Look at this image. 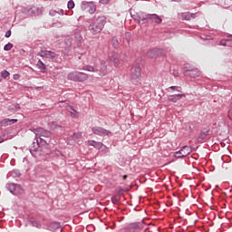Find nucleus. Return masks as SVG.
Segmentation results:
<instances>
[{
    "label": "nucleus",
    "mask_w": 232,
    "mask_h": 232,
    "mask_svg": "<svg viewBox=\"0 0 232 232\" xmlns=\"http://www.w3.org/2000/svg\"><path fill=\"white\" fill-rule=\"evenodd\" d=\"M89 30L93 35H97V34H101L104 29V24H106V17L96 14L90 22Z\"/></svg>",
    "instance_id": "f257e3e1"
},
{
    "label": "nucleus",
    "mask_w": 232,
    "mask_h": 232,
    "mask_svg": "<svg viewBox=\"0 0 232 232\" xmlns=\"http://www.w3.org/2000/svg\"><path fill=\"white\" fill-rule=\"evenodd\" d=\"M88 72H92V74H89V77H94V79H99V77L106 75L108 72V68L106 67V62L102 61L101 63L100 73L99 69L97 67L89 65ZM94 73V74H93Z\"/></svg>",
    "instance_id": "f03ea898"
},
{
    "label": "nucleus",
    "mask_w": 232,
    "mask_h": 232,
    "mask_svg": "<svg viewBox=\"0 0 232 232\" xmlns=\"http://www.w3.org/2000/svg\"><path fill=\"white\" fill-rule=\"evenodd\" d=\"M140 63H134L130 69V81L133 84L140 82Z\"/></svg>",
    "instance_id": "7ed1b4c3"
},
{
    "label": "nucleus",
    "mask_w": 232,
    "mask_h": 232,
    "mask_svg": "<svg viewBox=\"0 0 232 232\" xmlns=\"http://www.w3.org/2000/svg\"><path fill=\"white\" fill-rule=\"evenodd\" d=\"M6 188L8 191L12 193V195L17 196V195H23V193H24V189H23V187H21V185L19 184L7 183Z\"/></svg>",
    "instance_id": "20e7f679"
},
{
    "label": "nucleus",
    "mask_w": 232,
    "mask_h": 232,
    "mask_svg": "<svg viewBox=\"0 0 232 232\" xmlns=\"http://www.w3.org/2000/svg\"><path fill=\"white\" fill-rule=\"evenodd\" d=\"M35 135H36V139L39 140L40 139V141L43 142H45L46 144V140H44V139H49V137H52V132H50L49 130H46L43 128H38L36 129L35 130ZM44 138V139H43Z\"/></svg>",
    "instance_id": "39448f33"
},
{
    "label": "nucleus",
    "mask_w": 232,
    "mask_h": 232,
    "mask_svg": "<svg viewBox=\"0 0 232 232\" xmlns=\"http://www.w3.org/2000/svg\"><path fill=\"white\" fill-rule=\"evenodd\" d=\"M38 55H40V57H44L45 59H50L53 63H57V59H59V55H57V53L47 50L41 51Z\"/></svg>",
    "instance_id": "423d86ee"
},
{
    "label": "nucleus",
    "mask_w": 232,
    "mask_h": 232,
    "mask_svg": "<svg viewBox=\"0 0 232 232\" xmlns=\"http://www.w3.org/2000/svg\"><path fill=\"white\" fill-rule=\"evenodd\" d=\"M189 153H191V148L185 145L179 150L174 153V157L175 159H186V156L189 155Z\"/></svg>",
    "instance_id": "0eeeda50"
},
{
    "label": "nucleus",
    "mask_w": 232,
    "mask_h": 232,
    "mask_svg": "<svg viewBox=\"0 0 232 232\" xmlns=\"http://www.w3.org/2000/svg\"><path fill=\"white\" fill-rule=\"evenodd\" d=\"M137 229H139L140 231H142V229H144V223L142 221L130 223L129 226L125 227L126 232H135L137 231Z\"/></svg>",
    "instance_id": "6e6552de"
},
{
    "label": "nucleus",
    "mask_w": 232,
    "mask_h": 232,
    "mask_svg": "<svg viewBox=\"0 0 232 232\" xmlns=\"http://www.w3.org/2000/svg\"><path fill=\"white\" fill-rule=\"evenodd\" d=\"M165 53L163 49L155 48L147 52V57L149 59H157V57H162Z\"/></svg>",
    "instance_id": "1a4fd4ad"
},
{
    "label": "nucleus",
    "mask_w": 232,
    "mask_h": 232,
    "mask_svg": "<svg viewBox=\"0 0 232 232\" xmlns=\"http://www.w3.org/2000/svg\"><path fill=\"white\" fill-rule=\"evenodd\" d=\"M184 75L186 77H191L192 79H195L196 77H200V71L198 69H188V67L184 68Z\"/></svg>",
    "instance_id": "9d476101"
},
{
    "label": "nucleus",
    "mask_w": 232,
    "mask_h": 232,
    "mask_svg": "<svg viewBox=\"0 0 232 232\" xmlns=\"http://www.w3.org/2000/svg\"><path fill=\"white\" fill-rule=\"evenodd\" d=\"M149 14L146 13H138L134 17V21L138 23V24H146L149 21Z\"/></svg>",
    "instance_id": "9b49d317"
},
{
    "label": "nucleus",
    "mask_w": 232,
    "mask_h": 232,
    "mask_svg": "<svg viewBox=\"0 0 232 232\" xmlns=\"http://www.w3.org/2000/svg\"><path fill=\"white\" fill-rule=\"evenodd\" d=\"M69 81H84L86 79V74L79 72H70L68 74Z\"/></svg>",
    "instance_id": "f8f14e48"
},
{
    "label": "nucleus",
    "mask_w": 232,
    "mask_h": 232,
    "mask_svg": "<svg viewBox=\"0 0 232 232\" xmlns=\"http://www.w3.org/2000/svg\"><path fill=\"white\" fill-rule=\"evenodd\" d=\"M92 132L94 135H100L101 137H106V135H111V131L103 129L102 127H93Z\"/></svg>",
    "instance_id": "ddd939ff"
},
{
    "label": "nucleus",
    "mask_w": 232,
    "mask_h": 232,
    "mask_svg": "<svg viewBox=\"0 0 232 232\" xmlns=\"http://www.w3.org/2000/svg\"><path fill=\"white\" fill-rule=\"evenodd\" d=\"M108 61L113 63L115 68L121 64V60L119 59V53L113 52L109 54Z\"/></svg>",
    "instance_id": "4468645a"
},
{
    "label": "nucleus",
    "mask_w": 232,
    "mask_h": 232,
    "mask_svg": "<svg viewBox=\"0 0 232 232\" xmlns=\"http://www.w3.org/2000/svg\"><path fill=\"white\" fill-rule=\"evenodd\" d=\"M27 15H39V14H42L43 10L39 7H30L28 9H25L24 11Z\"/></svg>",
    "instance_id": "2eb2a0df"
},
{
    "label": "nucleus",
    "mask_w": 232,
    "mask_h": 232,
    "mask_svg": "<svg viewBox=\"0 0 232 232\" xmlns=\"http://www.w3.org/2000/svg\"><path fill=\"white\" fill-rule=\"evenodd\" d=\"M197 17V13H189V12H185L181 13V19L184 21H191V19H195Z\"/></svg>",
    "instance_id": "dca6fc26"
},
{
    "label": "nucleus",
    "mask_w": 232,
    "mask_h": 232,
    "mask_svg": "<svg viewBox=\"0 0 232 232\" xmlns=\"http://www.w3.org/2000/svg\"><path fill=\"white\" fill-rule=\"evenodd\" d=\"M148 17L149 21H152V23H156L157 24H160V23H162V18H160L157 14H149Z\"/></svg>",
    "instance_id": "f3484780"
},
{
    "label": "nucleus",
    "mask_w": 232,
    "mask_h": 232,
    "mask_svg": "<svg viewBox=\"0 0 232 232\" xmlns=\"http://www.w3.org/2000/svg\"><path fill=\"white\" fill-rule=\"evenodd\" d=\"M39 150V140H36V142H33L32 146L30 147V153L33 157H37L36 151Z\"/></svg>",
    "instance_id": "a211bd4d"
},
{
    "label": "nucleus",
    "mask_w": 232,
    "mask_h": 232,
    "mask_svg": "<svg viewBox=\"0 0 232 232\" xmlns=\"http://www.w3.org/2000/svg\"><path fill=\"white\" fill-rule=\"evenodd\" d=\"M220 46H229L232 48V35H229L227 39H222L219 42Z\"/></svg>",
    "instance_id": "6ab92c4d"
},
{
    "label": "nucleus",
    "mask_w": 232,
    "mask_h": 232,
    "mask_svg": "<svg viewBox=\"0 0 232 232\" xmlns=\"http://www.w3.org/2000/svg\"><path fill=\"white\" fill-rule=\"evenodd\" d=\"M182 97H186V94H173L169 96L170 102H179Z\"/></svg>",
    "instance_id": "aec40b11"
},
{
    "label": "nucleus",
    "mask_w": 232,
    "mask_h": 232,
    "mask_svg": "<svg viewBox=\"0 0 232 232\" xmlns=\"http://www.w3.org/2000/svg\"><path fill=\"white\" fill-rule=\"evenodd\" d=\"M88 146H92L96 150H101V148H102L104 146V144H102V142H99V141H95V140H89Z\"/></svg>",
    "instance_id": "412c9836"
},
{
    "label": "nucleus",
    "mask_w": 232,
    "mask_h": 232,
    "mask_svg": "<svg viewBox=\"0 0 232 232\" xmlns=\"http://www.w3.org/2000/svg\"><path fill=\"white\" fill-rule=\"evenodd\" d=\"M17 122V119H4L1 122L2 126H10L11 124H15Z\"/></svg>",
    "instance_id": "4be33fe9"
},
{
    "label": "nucleus",
    "mask_w": 232,
    "mask_h": 232,
    "mask_svg": "<svg viewBox=\"0 0 232 232\" xmlns=\"http://www.w3.org/2000/svg\"><path fill=\"white\" fill-rule=\"evenodd\" d=\"M208 135H209V129H208L205 131H201L199 136L197 139V141L199 143L202 142V140H204L206 137H208Z\"/></svg>",
    "instance_id": "5701e85b"
},
{
    "label": "nucleus",
    "mask_w": 232,
    "mask_h": 232,
    "mask_svg": "<svg viewBox=\"0 0 232 232\" xmlns=\"http://www.w3.org/2000/svg\"><path fill=\"white\" fill-rule=\"evenodd\" d=\"M89 14H95L97 12V5L93 2L88 3Z\"/></svg>",
    "instance_id": "b1692460"
},
{
    "label": "nucleus",
    "mask_w": 232,
    "mask_h": 232,
    "mask_svg": "<svg viewBox=\"0 0 232 232\" xmlns=\"http://www.w3.org/2000/svg\"><path fill=\"white\" fill-rule=\"evenodd\" d=\"M67 111L71 113V117H79V112H77L72 106L67 107Z\"/></svg>",
    "instance_id": "393cba45"
},
{
    "label": "nucleus",
    "mask_w": 232,
    "mask_h": 232,
    "mask_svg": "<svg viewBox=\"0 0 232 232\" xmlns=\"http://www.w3.org/2000/svg\"><path fill=\"white\" fill-rule=\"evenodd\" d=\"M36 66L39 70H46V64H44L41 60L37 62Z\"/></svg>",
    "instance_id": "a878e982"
},
{
    "label": "nucleus",
    "mask_w": 232,
    "mask_h": 232,
    "mask_svg": "<svg viewBox=\"0 0 232 232\" xmlns=\"http://www.w3.org/2000/svg\"><path fill=\"white\" fill-rule=\"evenodd\" d=\"M51 130H61V126L57 124V122L53 121L49 123Z\"/></svg>",
    "instance_id": "bb28decb"
},
{
    "label": "nucleus",
    "mask_w": 232,
    "mask_h": 232,
    "mask_svg": "<svg viewBox=\"0 0 232 232\" xmlns=\"http://www.w3.org/2000/svg\"><path fill=\"white\" fill-rule=\"evenodd\" d=\"M111 44H112L113 48H119V39H117L116 36H113L111 38Z\"/></svg>",
    "instance_id": "cd10ccee"
},
{
    "label": "nucleus",
    "mask_w": 232,
    "mask_h": 232,
    "mask_svg": "<svg viewBox=\"0 0 232 232\" xmlns=\"http://www.w3.org/2000/svg\"><path fill=\"white\" fill-rule=\"evenodd\" d=\"M20 106L19 104H12L10 107H9V110H11L12 111H18V110H20Z\"/></svg>",
    "instance_id": "c85d7f7f"
},
{
    "label": "nucleus",
    "mask_w": 232,
    "mask_h": 232,
    "mask_svg": "<svg viewBox=\"0 0 232 232\" xmlns=\"http://www.w3.org/2000/svg\"><path fill=\"white\" fill-rule=\"evenodd\" d=\"M169 90H173V92H179V93L182 92V87L180 86H170Z\"/></svg>",
    "instance_id": "c756f323"
},
{
    "label": "nucleus",
    "mask_w": 232,
    "mask_h": 232,
    "mask_svg": "<svg viewBox=\"0 0 232 232\" xmlns=\"http://www.w3.org/2000/svg\"><path fill=\"white\" fill-rule=\"evenodd\" d=\"M0 77H3V79H6L7 77H10V72L6 70H4L2 71Z\"/></svg>",
    "instance_id": "7c9ffc66"
},
{
    "label": "nucleus",
    "mask_w": 232,
    "mask_h": 232,
    "mask_svg": "<svg viewBox=\"0 0 232 232\" xmlns=\"http://www.w3.org/2000/svg\"><path fill=\"white\" fill-rule=\"evenodd\" d=\"M67 8H69V10L75 8V2H73V0H70L67 4Z\"/></svg>",
    "instance_id": "2f4dec72"
},
{
    "label": "nucleus",
    "mask_w": 232,
    "mask_h": 232,
    "mask_svg": "<svg viewBox=\"0 0 232 232\" xmlns=\"http://www.w3.org/2000/svg\"><path fill=\"white\" fill-rule=\"evenodd\" d=\"M12 48H14V44L8 43L7 44L5 45L4 50H5V52H10V50H12Z\"/></svg>",
    "instance_id": "473e14b6"
},
{
    "label": "nucleus",
    "mask_w": 232,
    "mask_h": 232,
    "mask_svg": "<svg viewBox=\"0 0 232 232\" xmlns=\"http://www.w3.org/2000/svg\"><path fill=\"white\" fill-rule=\"evenodd\" d=\"M51 227H52V229H60L61 224H59L58 222H53L51 224Z\"/></svg>",
    "instance_id": "72a5a7b5"
},
{
    "label": "nucleus",
    "mask_w": 232,
    "mask_h": 232,
    "mask_svg": "<svg viewBox=\"0 0 232 232\" xmlns=\"http://www.w3.org/2000/svg\"><path fill=\"white\" fill-rule=\"evenodd\" d=\"M125 39H126L128 44H130V39H131V33H126Z\"/></svg>",
    "instance_id": "f704fd0d"
},
{
    "label": "nucleus",
    "mask_w": 232,
    "mask_h": 232,
    "mask_svg": "<svg viewBox=\"0 0 232 232\" xmlns=\"http://www.w3.org/2000/svg\"><path fill=\"white\" fill-rule=\"evenodd\" d=\"M111 202H112V204H114L115 206H117V204H119V198H117L116 196H113V197L111 198Z\"/></svg>",
    "instance_id": "c9c22d12"
},
{
    "label": "nucleus",
    "mask_w": 232,
    "mask_h": 232,
    "mask_svg": "<svg viewBox=\"0 0 232 232\" xmlns=\"http://www.w3.org/2000/svg\"><path fill=\"white\" fill-rule=\"evenodd\" d=\"M12 176L13 177H21V172H19V170H13Z\"/></svg>",
    "instance_id": "e433bc0d"
},
{
    "label": "nucleus",
    "mask_w": 232,
    "mask_h": 232,
    "mask_svg": "<svg viewBox=\"0 0 232 232\" xmlns=\"http://www.w3.org/2000/svg\"><path fill=\"white\" fill-rule=\"evenodd\" d=\"M124 191H126V190L124 188H119L117 189L118 195H124Z\"/></svg>",
    "instance_id": "4c0bfd02"
},
{
    "label": "nucleus",
    "mask_w": 232,
    "mask_h": 232,
    "mask_svg": "<svg viewBox=\"0 0 232 232\" xmlns=\"http://www.w3.org/2000/svg\"><path fill=\"white\" fill-rule=\"evenodd\" d=\"M95 229V226H93V224H89L88 225V231L91 232V231H93Z\"/></svg>",
    "instance_id": "58836bf2"
},
{
    "label": "nucleus",
    "mask_w": 232,
    "mask_h": 232,
    "mask_svg": "<svg viewBox=\"0 0 232 232\" xmlns=\"http://www.w3.org/2000/svg\"><path fill=\"white\" fill-rule=\"evenodd\" d=\"M32 225L34 227H41V223L37 222V221H33L32 222Z\"/></svg>",
    "instance_id": "ea45409f"
},
{
    "label": "nucleus",
    "mask_w": 232,
    "mask_h": 232,
    "mask_svg": "<svg viewBox=\"0 0 232 232\" xmlns=\"http://www.w3.org/2000/svg\"><path fill=\"white\" fill-rule=\"evenodd\" d=\"M49 15H52L53 17L55 16V15H57V11H55V10H51V11L49 12Z\"/></svg>",
    "instance_id": "a19ab883"
},
{
    "label": "nucleus",
    "mask_w": 232,
    "mask_h": 232,
    "mask_svg": "<svg viewBox=\"0 0 232 232\" xmlns=\"http://www.w3.org/2000/svg\"><path fill=\"white\" fill-rule=\"evenodd\" d=\"M12 35V31L11 30H8L6 33H5V37H10Z\"/></svg>",
    "instance_id": "79ce46f5"
},
{
    "label": "nucleus",
    "mask_w": 232,
    "mask_h": 232,
    "mask_svg": "<svg viewBox=\"0 0 232 232\" xmlns=\"http://www.w3.org/2000/svg\"><path fill=\"white\" fill-rule=\"evenodd\" d=\"M100 3L102 5H108V3H110V0H100Z\"/></svg>",
    "instance_id": "37998d69"
},
{
    "label": "nucleus",
    "mask_w": 232,
    "mask_h": 232,
    "mask_svg": "<svg viewBox=\"0 0 232 232\" xmlns=\"http://www.w3.org/2000/svg\"><path fill=\"white\" fill-rule=\"evenodd\" d=\"M59 15H64V11L63 9H60L56 11Z\"/></svg>",
    "instance_id": "c03bdc74"
},
{
    "label": "nucleus",
    "mask_w": 232,
    "mask_h": 232,
    "mask_svg": "<svg viewBox=\"0 0 232 232\" xmlns=\"http://www.w3.org/2000/svg\"><path fill=\"white\" fill-rule=\"evenodd\" d=\"M82 10H86V4L82 3Z\"/></svg>",
    "instance_id": "a18cd8bd"
},
{
    "label": "nucleus",
    "mask_w": 232,
    "mask_h": 232,
    "mask_svg": "<svg viewBox=\"0 0 232 232\" xmlns=\"http://www.w3.org/2000/svg\"><path fill=\"white\" fill-rule=\"evenodd\" d=\"M105 150H103L104 153H110V150H108V148H106V146H104Z\"/></svg>",
    "instance_id": "49530a36"
},
{
    "label": "nucleus",
    "mask_w": 232,
    "mask_h": 232,
    "mask_svg": "<svg viewBox=\"0 0 232 232\" xmlns=\"http://www.w3.org/2000/svg\"><path fill=\"white\" fill-rule=\"evenodd\" d=\"M174 76H175V77H179V72L174 71Z\"/></svg>",
    "instance_id": "de8ad7c7"
},
{
    "label": "nucleus",
    "mask_w": 232,
    "mask_h": 232,
    "mask_svg": "<svg viewBox=\"0 0 232 232\" xmlns=\"http://www.w3.org/2000/svg\"><path fill=\"white\" fill-rule=\"evenodd\" d=\"M122 179H123V180H126V179H128V175H124V176L122 177Z\"/></svg>",
    "instance_id": "09e8293b"
},
{
    "label": "nucleus",
    "mask_w": 232,
    "mask_h": 232,
    "mask_svg": "<svg viewBox=\"0 0 232 232\" xmlns=\"http://www.w3.org/2000/svg\"><path fill=\"white\" fill-rule=\"evenodd\" d=\"M171 1L176 2V3H180V1H182V0H171Z\"/></svg>",
    "instance_id": "8fccbe9b"
},
{
    "label": "nucleus",
    "mask_w": 232,
    "mask_h": 232,
    "mask_svg": "<svg viewBox=\"0 0 232 232\" xmlns=\"http://www.w3.org/2000/svg\"><path fill=\"white\" fill-rule=\"evenodd\" d=\"M4 139L2 138V137H0V144H1V142H4Z\"/></svg>",
    "instance_id": "3c124183"
},
{
    "label": "nucleus",
    "mask_w": 232,
    "mask_h": 232,
    "mask_svg": "<svg viewBox=\"0 0 232 232\" xmlns=\"http://www.w3.org/2000/svg\"><path fill=\"white\" fill-rule=\"evenodd\" d=\"M188 152V149L182 150V153H187Z\"/></svg>",
    "instance_id": "603ef678"
},
{
    "label": "nucleus",
    "mask_w": 232,
    "mask_h": 232,
    "mask_svg": "<svg viewBox=\"0 0 232 232\" xmlns=\"http://www.w3.org/2000/svg\"><path fill=\"white\" fill-rule=\"evenodd\" d=\"M71 139L73 140V139H75V134H73Z\"/></svg>",
    "instance_id": "864d4df0"
},
{
    "label": "nucleus",
    "mask_w": 232,
    "mask_h": 232,
    "mask_svg": "<svg viewBox=\"0 0 232 232\" xmlns=\"http://www.w3.org/2000/svg\"><path fill=\"white\" fill-rule=\"evenodd\" d=\"M14 79H17V74L14 76Z\"/></svg>",
    "instance_id": "5fc2aeb1"
},
{
    "label": "nucleus",
    "mask_w": 232,
    "mask_h": 232,
    "mask_svg": "<svg viewBox=\"0 0 232 232\" xmlns=\"http://www.w3.org/2000/svg\"><path fill=\"white\" fill-rule=\"evenodd\" d=\"M69 144H71V145L73 144V141H69Z\"/></svg>",
    "instance_id": "6e6d98bb"
},
{
    "label": "nucleus",
    "mask_w": 232,
    "mask_h": 232,
    "mask_svg": "<svg viewBox=\"0 0 232 232\" xmlns=\"http://www.w3.org/2000/svg\"><path fill=\"white\" fill-rule=\"evenodd\" d=\"M59 26H63V24L61 23H58Z\"/></svg>",
    "instance_id": "4d7b16f0"
}]
</instances>
